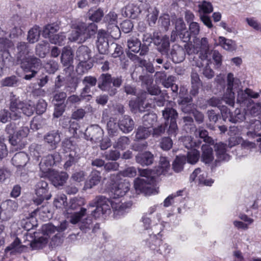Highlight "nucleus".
Listing matches in <instances>:
<instances>
[{"instance_id":"nucleus-28","label":"nucleus","mask_w":261,"mask_h":261,"mask_svg":"<svg viewBox=\"0 0 261 261\" xmlns=\"http://www.w3.org/2000/svg\"><path fill=\"white\" fill-rule=\"evenodd\" d=\"M55 163V155L48 154L41 159L39 164L40 169L43 172L48 173L50 171Z\"/></svg>"},{"instance_id":"nucleus-12","label":"nucleus","mask_w":261,"mask_h":261,"mask_svg":"<svg viewBox=\"0 0 261 261\" xmlns=\"http://www.w3.org/2000/svg\"><path fill=\"white\" fill-rule=\"evenodd\" d=\"M130 186L129 182L125 180L117 182H115L111 188V196L113 198L123 196L129 191Z\"/></svg>"},{"instance_id":"nucleus-11","label":"nucleus","mask_w":261,"mask_h":261,"mask_svg":"<svg viewBox=\"0 0 261 261\" xmlns=\"http://www.w3.org/2000/svg\"><path fill=\"white\" fill-rule=\"evenodd\" d=\"M127 46L128 52L134 53H139V55L144 56L146 55L149 51V47L147 44H141L140 41L136 38H131L127 40Z\"/></svg>"},{"instance_id":"nucleus-31","label":"nucleus","mask_w":261,"mask_h":261,"mask_svg":"<svg viewBox=\"0 0 261 261\" xmlns=\"http://www.w3.org/2000/svg\"><path fill=\"white\" fill-rule=\"evenodd\" d=\"M201 150V161L205 164L210 163L214 158L213 148L210 145L203 144Z\"/></svg>"},{"instance_id":"nucleus-61","label":"nucleus","mask_w":261,"mask_h":261,"mask_svg":"<svg viewBox=\"0 0 261 261\" xmlns=\"http://www.w3.org/2000/svg\"><path fill=\"white\" fill-rule=\"evenodd\" d=\"M79 157L76 152L71 151L68 155V159L64 164V168L67 169L73 164H75L78 161Z\"/></svg>"},{"instance_id":"nucleus-8","label":"nucleus","mask_w":261,"mask_h":261,"mask_svg":"<svg viewBox=\"0 0 261 261\" xmlns=\"http://www.w3.org/2000/svg\"><path fill=\"white\" fill-rule=\"evenodd\" d=\"M140 175L143 178H137L134 181V188L137 192H143L148 189L152 181V172L148 169H139Z\"/></svg>"},{"instance_id":"nucleus-54","label":"nucleus","mask_w":261,"mask_h":261,"mask_svg":"<svg viewBox=\"0 0 261 261\" xmlns=\"http://www.w3.org/2000/svg\"><path fill=\"white\" fill-rule=\"evenodd\" d=\"M199 151L196 149H194L188 152L186 161L191 164H195L199 160Z\"/></svg>"},{"instance_id":"nucleus-38","label":"nucleus","mask_w":261,"mask_h":261,"mask_svg":"<svg viewBox=\"0 0 261 261\" xmlns=\"http://www.w3.org/2000/svg\"><path fill=\"white\" fill-rule=\"evenodd\" d=\"M211 63L210 60H201V62L197 63V66L199 67H203L202 73L203 75L208 79H212L214 76V71L210 68L209 64Z\"/></svg>"},{"instance_id":"nucleus-44","label":"nucleus","mask_w":261,"mask_h":261,"mask_svg":"<svg viewBox=\"0 0 261 261\" xmlns=\"http://www.w3.org/2000/svg\"><path fill=\"white\" fill-rule=\"evenodd\" d=\"M219 43L226 50L233 51L236 49L235 42L232 40L226 39L224 37H219Z\"/></svg>"},{"instance_id":"nucleus-50","label":"nucleus","mask_w":261,"mask_h":261,"mask_svg":"<svg viewBox=\"0 0 261 261\" xmlns=\"http://www.w3.org/2000/svg\"><path fill=\"white\" fill-rule=\"evenodd\" d=\"M22 114L27 116H31L34 113L35 108L34 103L31 101H23L22 105Z\"/></svg>"},{"instance_id":"nucleus-64","label":"nucleus","mask_w":261,"mask_h":261,"mask_svg":"<svg viewBox=\"0 0 261 261\" xmlns=\"http://www.w3.org/2000/svg\"><path fill=\"white\" fill-rule=\"evenodd\" d=\"M172 21L175 23V30L177 33L180 32L181 31H185V30H186V24L182 18H177L175 17L173 19Z\"/></svg>"},{"instance_id":"nucleus-9","label":"nucleus","mask_w":261,"mask_h":261,"mask_svg":"<svg viewBox=\"0 0 261 261\" xmlns=\"http://www.w3.org/2000/svg\"><path fill=\"white\" fill-rule=\"evenodd\" d=\"M48 186L47 181L44 179H40L35 186V193L37 198L34 201L37 205L40 204L43 200L50 198L51 194L48 192Z\"/></svg>"},{"instance_id":"nucleus-36","label":"nucleus","mask_w":261,"mask_h":261,"mask_svg":"<svg viewBox=\"0 0 261 261\" xmlns=\"http://www.w3.org/2000/svg\"><path fill=\"white\" fill-rule=\"evenodd\" d=\"M48 242L46 237L43 236L39 237L34 241L28 239L27 245H30L33 250H38L43 248Z\"/></svg>"},{"instance_id":"nucleus-43","label":"nucleus","mask_w":261,"mask_h":261,"mask_svg":"<svg viewBox=\"0 0 261 261\" xmlns=\"http://www.w3.org/2000/svg\"><path fill=\"white\" fill-rule=\"evenodd\" d=\"M151 130L147 126L144 125L139 126L136 132V139L142 140L147 138L150 135Z\"/></svg>"},{"instance_id":"nucleus-63","label":"nucleus","mask_w":261,"mask_h":261,"mask_svg":"<svg viewBox=\"0 0 261 261\" xmlns=\"http://www.w3.org/2000/svg\"><path fill=\"white\" fill-rule=\"evenodd\" d=\"M166 128V123L162 124L158 126L153 128L152 129V131L151 130V134L154 138H159L165 133Z\"/></svg>"},{"instance_id":"nucleus-27","label":"nucleus","mask_w":261,"mask_h":261,"mask_svg":"<svg viewBox=\"0 0 261 261\" xmlns=\"http://www.w3.org/2000/svg\"><path fill=\"white\" fill-rule=\"evenodd\" d=\"M82 82L84 86L82 90V94L89 93L91 92V88L98 84V79L95 76L91 75L85 76Z\"/></svg>"},{"instance_id":"nucleus-10","label":"nucleus","mask_w":261,"mask_h":261,"mask_svg":"<svg viewBox=\"0 0 261 261\" xmlns=\"http://www.w3.org/2000/svg\"><path fill=\"white\" fill-rule=\"evenodd\" d=\"M23 101L18 96L11 93L10 96V116L14 119L20 118L22 115Z\"/></svg>"},{"instance_id":"nucleus-46","label":"nucleus","mask_w":261,"mask_h":261,"mask_svg":"<svg viewBox=\"0 0 261 261\" xmlns=\"http://www.w3.org/2000/svg\"><path fill=\"white\" fill-rule=\"evenodd\" d=\"M162 115L165 120H168L170 119V122H172V121L176 120L178 113L172 108L166 107L162 111Z\"/></svg>"},{"instance_id":"nucleus-6","label":"nucleus","mask_w":261,"mask_h":261,"mask_svg":"<svg viewBox=\"0 0 261 261\" xmlns=\"http://www.w3.org/2000/svg\"><path fill=\"white\" fill-rule=\"evenodd\" d=\"M86 211L85 208L82 207L80 212L71 214L69 217L70 223L72 224H78L80 229L85 232L93 227L92 221L90 217L82 219V218L85 215Z\"/></svg>"},{"instance_id":"nucleus-23","label":"nucleus","mask_w":261,"mask_h":261,"mask_svg":"<svg viewBox=\"0 0 261 261\" xmlns=\"http://www.w3.org/2000/svg\"><path fill=\"white\" fill-rule=\"evenodd\" d=\"M248 131L246 135L249 138H255L259 136L257 132L261 129V122L259 120L252 119L249 124L246 125Z\"/></svg>"},{"instance_id":"nucleus-40","label":"nucleus","mask_w":261,"mask_h":261,"mask_svg":"<svg viewBox=\"0 0 261 261\" xmlns=\"http://www.w3.org/2000/svg\"><path fill=\"white\" fill-rule=\"evenodd\" d=\"M8 139L10 143L12 146L16 147L17 149L23 148L27 144V141L22 140L20 136H18L16 132L10 137H8Z\"/></svg>"},{"instance_id":"nucleus-14","label":"nucleus","mask_w":261,"mask_h":261,"mask_svg":"<svg viewBox=\"0 0 261 261\" xmlns=\"http://www.w3.org/2000/svg\"><path fill=\"white\" fill-rule=\"evenodd\" d=\"M84 135L87 140L97 142L101 140L103 130L98 125H92L87 128Z\"/></svg>"},{"instance_id":"nucleus-22","label":"nucleus","mask_w":261,"mask_h":261,"mask_svg":"<svg viewBox=\"0 0 261 261\" xmlns=\"http://www.w3.org/2000/svg\"><path fill=\"white\" fill-rule=\"evenodd\" d=\"M119 129L125 134L130 132L134 128L135 122L128 115H124L119 120Z\"/></svg>"},{"instance_id":"nucleus-3","label":"nucleus","mask_w":261,"mask_h":261,"mask_svg":"<svg viewBox=\"0 0 261 261\" xmlns=\"http://www.w3.org/2000/svg\"><path fill=\"white\" fill-rule=\"evenodd\" d=\"M122 83L121 76L112 77L110 73H102L98 79L97 87L102 91L107 92L110 96H113L117 94V88H119Z\"/></svg>"},{"instance_id":"nucleus-59","label":"nucleus","mask_w":261,"mask_h":261,"mask_svg":"<svg viewBox=\"0 0 261 261\" xmlns=\"http://www.w3.org/2000/svg\"><path fill=\"white\" fill-rule=\"evenodd\" d=\"M107 33L114 39H118L121 35L120 30L117 24L107 27Z\"/></svg>"},{"instance_id":"nucleus-37","label":"nucleus","mask_w":261,"mask_h":261,"mask_svg":"<svg viewBox=\"0 0 261 261\" xmlns=\"http://www.w3.org/2000/svg\"><path fill=\"white\" fill-rule=\"evenodd\" d=\"M47 120L41 116L35 117L31 122L30 127L33 130H37L47 125Z\"/></svg>"},{"instance_id":"nucleus-52","label":"nucleus","mask_w":261,"mask_h":261,"mask_svg":"<svg viewBox=\"0 0 261 261\" xmlns=\"http://www.w3.org/2000/svg\"><path fill=\"white\" fill-rule=\"evenodd\" d=\"M103 12L101 9H98L95 11L90 10L88 13L89 19L95 22L99 21L103 17Z\"/></svg>"},{"instance_id":"nucleus-13","label":"nucleus","mask_w":261,"mask_h":261,"mask_svg":"<svg viewBox=\"0 0 261 261\" xmlns=\"http://www.w3.org/2000/svg\"><path fill=\"white\" fill-rule=\"evenodd\" d=\"M19 64L21 68L25 71L33 70V68L38 69L41 66V60L34 56H27L20 61L16 62Z\"/></svg>"},{"instance_id":"nucleus-48","label":"nucleus","mask_w":261,"mask_h":261,"mask_svg":"<svg viewBox=\"0 0 261 261\" xmlns=\"http://www.w3.org/2000/svg\"><path fill=\"white\" fill-rule=\"evenodd\" d=\"M157 121V116L154 113H147L143 117V125L150 128Z\"/></svg>"},{"instance_id":"nucleus-45","label":"nucleus","mask_w":261,"mask_h":261,"mask_svg":"<svg viewBox=\"0 0 261 261\" xmlns=\"http://www.w3.org/2000/svg\"><path fill=\"white\" fill-rule=\"evenodd\" d=\"M186 163L185 156H177L172 163V169L177 173L182 171L184 166Z\"/></svg>"},{"instance_id":"nucleus-20","label":"nucleus","mask_w":261,"mask_h":261,"mask_svg":"<svg viewBox=\"0 0 261 261\" xmlns=\"http://www.w3.org/2000/svg\"><path fill=\"white\" fill-rule=\"evenodd\" d=\"M226 145L221 142L217 143L215 145V150L216 152L217 159L215 161L216 164L222 161H228L230 156L226 153Z\"/></svg>"},{"instance_id":"nucleus-26","label":"nucleus","mask_w":261,"mask_h":261,"mask_svg":"<svg viewBox=\"0 0 261 261\" xmlns=\"http://www.w3.org/2000/svg\"><path fill=\"white\" fill-rule=\"evenodd\" d=\"M136 161L141 165L149 166L151 165L154 161V155L149 151H145L138 153L135 157Z\"/></svg>"},{"instance_id":"nucleus-51","label":"nucleus","mask_w":261,"mask_h":261,"mask_svg":"<svg viewBox=\"0 0 261 261\" xmlns=\"http://www.w3.org/2000/svg\"><path fill=\"white\" fill-rule=\"evenodd\" d=\"M162 244V241L156 238L155 235H151L148 240V247L152 250L156 252L159 251V248Z\"/></svg>"},{"instance_id":"nucleus-47","label":"nucleus","mask_w":261,"mask_h":261,"mask_svg":"<svg viewBox=\"0 0 261 261\" xmlns=\"http://www.w3.org/2000/svg\"><path fill=\"white\" fill-rule=\"evenodd\" d=\"M40 35L39 27L35 26L28 32L27 39L30 43H34L38 40Z\"/></svg>"},{"instance_id":"nucleus-41","label":"nucleus","mask_w":261,"mask_h":261,"mask_svg":"<svg viewBox=\"0 0 261 261\" xmlns=\"http://www.w3.org/2000/svg\"><path fill=\"white\" fill-rule=\"evenodd\" d=\"M59 29L60 27L57 23L47 24L44 27L42 35L45 38L49 39L51 36L55 35V33L59 31Z\"/></svg>"},{"instance_id":"nucleus-25","label":"nucleus","mask_w":261,"mask_h":261,"mask_svg":"<svg viewBox=\"0 0 261 261\" xmlns=\"http://www.w3.org/2000/svg\"><path fill=\"white\" fill-rule=\"evenodd\" d=\"M170 55L173 62L175 63H178L184 60L186 54L184 49L182 47L175 45L172 47Z\"/></svg>"},{"instance_id":"nucleus-34","label":"nucleus","mask_w":261,"mask_h":261,"mask_svg":"<svg viewBox=\"0 0 261 261\" xmlns=\"http://www.w3.org/2000/svg\"><path fill=\"white\" fill-rule=\"evenodd\" d=\"M73 60V54L70 47L65 46L63 48L61 61L63 65H68L72 64Z\"/></svg>"},{"instance_id":"nucleus-35","label":"nucleus","mask_w":261,"mask_h":261,"mask_svg":"<svg viewBox=\"0 0 261 261\" xmlns=\"http://www.w3.org/2000/svg\"><path fill=\"white\" fill-rule=\"evenodd\" d=\"M26 239L24 240V245H21V241L20 239L16 237L13 242L5 249V252H7L9 251L14 250L15 251H19V248L21 247H26L27 246V242H26V240L28 239H33V237L31 233H27L25 235Z\"/></svg>"},{"instance_id":"nucleus-55","label":"nucleus","mask_w":261,"mask_h":261,"mask_svg":"<svg viewBox=\"0 0 261 261\" xmlns=\"http://www.w3.org/2000/svg\"><path fill=\"white\" fill-rule=\"evenodd\" d=\"M107 128L109 134L114 136L119 128V123L114 118H111L107 123Z\"/></svg>"},{"instance_id":"nucleus-1","label":"nucleus","mask_w":261,"mask_h":261,"mask_svg":"<svg viewBox=\"0 0 261 261\" xmlns=\"http://www.w3.org/2000/svg\"><path fill=\"white\" fill-rule=\"evenodd\" d=\"M88 205L91 207H96L91 214L95 219H97L102 215L109 214L111 213V207L113 209L115 215H123L126 209L131 206V204L114 203L104 196H98L90 201Z\"/></svg>"},{"instance_id":"nucleus-42","label":"nucleus","mask_w":261,"mask_h":261,"mask_svg":"<svg viewBox=\"0 0 261 261\" xmlns=\"http://www.w3.org/2000/svg\"><path fill=\"white\" fill-rule=\"evenodd\" d=\"M93 65L91 61L87 60L85 61H79L76 67V71L79 74L83 75L88 72L92 68Z\"/></svg>"},{"instance_id":"nucleus-39","label":"nucleus","mask_w":261,"mask_h":261,"mask_svg":"<svg viewBox=\"0 0 261 261\" xmlns=\"http://www.w3.org/2000/svg\"><path fill=\"white\" fill-rule=\"evenodd\" d=\"M183 145L188 149L191 150L199 147L201 143L200 140H193L191 136H187L181 139Z\"/></svg>"},{"instance_id":"nucleus-19","label":"nucleus","mask_w":261,"mask_h":261,"mask_svg":"<svg viewBox=\"0 0 261 261\" xmlns=\"http://www.w3.org/2000/svg\"><path fill=\"white\" fill-rule=\"evenodd\" d=\"M121 12L123 16L135 19L138 17L141 10L139 6L129 3L122 9Z\"/></svg>"},{"instance_id":"nucleus-5","label":"nucleus","mask_w":261,"mask_h":261,"mask_svg":"<svg viewBox=\"0 0 261 261\" xmlns=\"http://www.w3.org/2000/svg\"><path fill=\"white\" fill-rule=\"evenodd\" d=\"M13 43L6 38H0V76L5 67H10L15 65L13 58L10 55L9 49L13 47Z\"/></svg>"},{"instance_id":"nucleus-32","label":"nucleus","mask_w":261,"mask_h":261,"mask_svg":"<svg viewBox=\"0 0 261 261\" xmlns=\"http://www.w3.org/2000/svg\"><path fill=\"white\" fill-rule=\"evenodd\" d=\"M28 161V156L24 152L16 153L12 159V164L17 167L25 166Z\"/></svg>"},{"instance_id":"nucleus-4","label":"nucleus","mask_w":261,"mask_h":261,"mask_svg":"<svg viewBox=\"0 0 261 261\" xmlns=\"http://www.w3.org/2000/svg\"><path fill=\"white\" fill-rule=\"evenodd\" d=\"M73 30L71 31L69 40L71 41H75L79 39L85 40L94 35L97 31V26L94 23H90L88 24L82 22L72 25Z\"/></svg>"},{"instance_id":"nucleus-21","label":"nucleus","mask_w":261,"mask_h":261,"mask_svg":"<svg viewBox=\"0 0 261 261\" xmlns=\"http://www.w3.org/2000/svg\"><path fill=\"white\" fill-rule=\"evenodd\" d=\"M68 177V174L64 172H59L52 171L50 174V180L55 187L62 186L66 182Z\"/></svg>"},{"instance_id":"nucleus-17","label":"nucleus","mask_w":261,"mask_h":261,"mask_svg":"<svg viewBox=\"0 0 261 261\" xmlns=\"http://www.w3.org/2000/svg\"><path fill=\"white\" fill-rule=\"evenodd\" d=\"M21 20L18 16L14 17L9 22L7 28L11 38H15L22 34V30L20 28Z\"/></svg>"},{"instance_id":"nucleus-29","label":"nucleus","mask_w":261,"mask_h":261,"mask_svg":"<svg viewBox=\"0 0 261 261\" xmlns=\"http://www.w3.org/2000/svg\"><path fill=\"white\" fill-rule=\"evenodd\" d=\"M91 50L85 45L80 46L76 51L75 59L79 61L90 60L91 58Z\"/></svg>"},{"instance_id":"nucleus-49","label":"nucleus","mask_w":261,"mask_h":261,"mask_svg":"<svg viewBox=\"0 0 261 261\" xmlns=\"http://www.w3.org/2000/svg\"><path fill=\"white\" fill-rule=\"evenodd\" d=\"M130 143L129 139L126 136L120 137L113 144V147L123 150L125 149Z\"/></svg>"},{"instance_id":"nucleus-56","label":"nucleus","mask_w":261,"mask_h":261,"mask_svg":"<svg viewBox=\"0 0 261 261\" xmlns=\"http://www.w3.org/2000/svg\"><path fill=\"white\" fill-rule=\"evenodd\" d=\"M195 135L196 137H199L200 138L203 139L205 142L211 143L213 141L212 138L208 136L207 131L202 127L196 129L195 132Z\"/></svg>"},{"instance_id":"nucleus-33","label":"nucleus","mask_w":261,"mask_h":261,"mask_svg":"<svg viewBox=\"0 0 261 261\" xmlns=\"http://www.w3.org/2000/svg\"><path fill=\"white\" fill-rule=\"evenodd\" d=\"M191 82L192 89L190 94L193 96H196L199 92V89L202 85V83L197 73L192 72L191 74Z\"/></svg>"},{"instance_id":"nucleus-60","label":"nucleus","mask_w":261,"mask_h":261,"mask_svg":"<svg viewBox=\"0 0 261 261\" xmlns=\"http://www.w3.org/2000/svg\"><path fill=\"white\" fill-rule=\"evenodd\" d=\"M66 38L64 33H60L51 36L49 41L51 43L62 45L64 44Z\"/></svg>"},{"instance_id":"nucleus-15","label":"nucleus","mask_w":261,"mask_h":261,"mask_svg":"<svg viewBox=\"0 0 261 261\" xmlns=\"http://www.w3.org/2000/svg\"><path fill=\"white\" fill-rule=\"evenodd\" d=\"M97 47L101 54L108 53L109 48L108 34L104 30H99L97 33Z\"/></svg>"},{"instance_id":"nucleus-16","label":"nucleus","mask_w":261,"mask_h":261,"mask_svg":"<svg viewBox=\"0 0 261 261\" xmlns=\"http://www.w3.org/2000/svg\"><path fill=\"white\" fill-rule=\"evenodd\" d=\"M18 205L15 201L7 200L2 202L0 205V216H6V219H10L13 213L16 211Z\"/></svg>"},{"instance_id":"nucleus-62","label":"nucleus","mask_w":261,"mask_h":261,"mask_svg":"<svg viewBox=\"0 0 261 261\" xmlns=\"http://www.w3.org/2000/svg\"><path fill=\"white\" fill-rule=\"evenodd\" d=\"M104 20L107 27L117 24V15L114 12H110L106 15Z\"/></svg>"},{"instance_id":"nucleus-18","label":"nucleus","mask_w":261,"mask_h":261,"mask_svg":"<svg viewBox=\"0 0 261 261\" xmlns=\"http://www.w3.org/2000/svg\"><path fill=\"white\" fill-rule=\"evenodd\" d=\"M44 141L47 143L51 149H56L61 141V137L59 130H53L44 136Z\"/></svg>"},{"instance_id":"nucleus-7","label":"nucleus","mask_w":261,"mask_h":261,"mask_svg":"<svg viewBox=\"0 0 261 261\" xmlns=\"http://www.w3.org/2000/svg\"><path fill=\"white\" fill-rule=\"evenodd\" d=\"M191 46V47H193V49L190 46L187 49L189 55L193 53L198 54L199 58L201 60L207 59V55L209 53V45L206 38H202L201 40H196L194 44Z\"/></svg>"},{"instance_id":"nucleus-30","label":"nucleus","mask_w":261,"mask_h":261,"mask_svg":"<svg viewBox=\"0 0 261 261\" xmlns=\"http://www.w3.org/2000/svg\"><path fill=\"white\" fill-rule=\"evenodd\" d=\"M16 48L17 51L16 54V62L20 61L24 57H27L30 53L29 45L25 42H18L17 44Z\"/></svg>"},{"instance_id":"nucleus-57","label":"nucleus","mask_w":261,"mask_h":261,"mask_svg":"<svg viewBox=\"0 0 261 261\" xmlns=\"http://www.w3.org/2000/svg\"><path fill=\"white\" fill-rule=\"evenodd\" d=\"M101 180L100 173L97 170H93L90 175V188L98 185Z\"/></svg>"},{"instance_id":"nucleus-58","label":"nucleus","mask_w":261,"mask_h":261,"mask_svg":"<svg viewBox=\"0 0 261 261\" xmlns=\"http://www.w3.org/2000/svg\"><path fill=\"white\" fill-rule=\"evenodd\" d=\"M30 153L31 156L38 160L42 153L41 145L37 144H32L29 147Z\"/></svg>"},{"instance_id":"nucleus-24","label":"nucleus","mask_w":261,"mask_h":261,"mask_svg":"<svg viewBox=\"0 0 261 261\" xmlns=\"http://www.w3.org/2000/svg\"><path fill=\"white\" fill-rule=\"evenodd\" d=\"M154 42L156 45H160L158 50L162 55L168 54L170 42L169 37L167 35L163 36L161 39H160L159 36H154Z\"/></svg>"},{"instance_id":"nucleus-2","label":"nucleus","mask_w":261,"mask_h":261,"mask_svg":"<svg viewBox=\"0 0 261 261\" xmlns=\"http://www.w3.org/2000/svg\"><path fill=\"white\" fill-rule=\"evenodd\" d=\"M227 87L225 92L223 98L213 97L207 100V103L210 106L217 107L220 108L222 106V101H224L225 103L230 106L233 107L234 105V93L233 89L237 88L240 83L238 79H235L231 73L227 75Z\"/></svg>"},{"instance_id":"nucleus-53","label":"nucleus","mask_w":261,"mask_h":261,"mask_svg":"<svg viewBox=\"0 0 261 261\" xmlns=\"http://www.w3.org/2000/svg\"><path fill=\"white\" fill-rule=\"evenodd\" d=\"M170 169V163L168 159L164 156H161L159 161V172L160 174H165Z\"/></svg>"}]
</instances>
